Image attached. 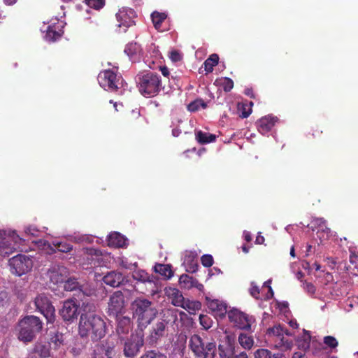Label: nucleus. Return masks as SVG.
<instances>
[{
	"label": "nucleus",
	"instance_id": "nucleus-44",
	"mask_svg": "<svg viewBox=\"0 0 358 358\" xmlns=\"http://www.w3.org/2000/svg\"><path fill=\"white\" fill-rule=\"evenodd\" d=\"M207 104L202 99H196L187 105V109L190 112H195L200 108H206Z\"/></svg>",
	"mask_w": 358,
	"mask_h": 358
},
{
	"label": "nucleus",
	"instance_id": "nucleus-25",
	"mask_svg": "<svg viewBox=\"0 0 358 358\" xmlns=\"http://www.w3.org/2000/svg\"><path fill=\"white\" fill-rule=\"evenodd\" d=\"M166 294L171 299V303L174 306L181 307L186 299L182 296L181 292L176 288H170L166 291Z\"/></svg>",
	"mask_w": 358,
	"mask_h": 358
},
{
	"label": "nucleus",
	"instance_id": "nucleus-19",
	"mask_svg": "<svg viewBox=\"0 0 358 358\" xmlns=\"http://www.w3.org/2000/svg\"><path fill=\"white\" fill-rule=\"evenodd\" d=\"M178 313L179 310L176 308H164L160 312V318L159 320L169 327V325L176 324Z\"/></svg>",
	"mask_w": 358,
	"mask_h": 358
},
{
	"label": "nucleus",
	"instance_id": "nucleus-27",
	"mask_svg": "<svg viewBox=\"0 0 358 358\" xmlns=\"http://www.w3.org/2000/svg\"><path fill=\"white\" fill-rule=\"evenodd\" d=\"M151 20L154 27L159 31H163L162 24L166 20L168 15L165 12L153 11L151 15Z\"/></svg>",
	"mask_w": 358,
	"mask_h": 358
},
{
	"label": "nucleus",
	"instance_id": "nucleus-62",
	"mask_svg": "<svg viewBox=\"0 0 358 358\" xmlns=\"http://www.w3.org/2000/svg\"><path fill=\"white\" fill-rule=\"evenodd\" d=\"M292 358H307L305 354L301 352H296L293 354Z\"/></svg>",
	"mask_w": 358,
	"mask_h": 358
},
{
	"label": "nucleus",
	"instance_id": "nucleus-33",
	"mask_svg": "<svg viewBox=\"0 0 358 358\" xmlns=\"http://www.w3.org/2000/svg\"><path fill=\"white\" fill-rule=\"evenodd\" d=\"M196 139L200 144H206L214 142L216 139V136L210 133L199 131L196 134Z\"/></svg>",
	"mask_w": 358,
	"mask_h": 358
},
{
	"label": "nucleus",
	"instance_id": "nucleus-50",
	"mask_svg": "<svg viewBox=\"0 0 358 358\" xmlns=\"http://www.w3.org/2000/svg\"><path fill=\"white\" fill-rule=\"evenodd\" d=\"M201 264L205 267H210L213 264V258L210 255H204L201 258Z\"/></svg>",
	"mask_w": 358,
	"mask_h": 358
},
{
	"label": "nucleus",
	"instance_id": "nucleus-30",
	"mask_svg": "<svg viewBox=\"0 0 358 358\" xmlns=\"http://www.w3.org/2000/svg\"><path fill=\"white\" fill-rule=\"evenodd\" d=\"M52 245L54 247V248H51V250L53 252H56L57 251L67 253L73 250V245L66 241H52Z\"/></svg>",
	"mask_w": 358,
	"mask_h": 358
},
{
	"label": "nucleus",
	"instance_id": "nucleus-61",
	"mask_svg": "<svg viewBox=\"0 0 358 358\" xmlns=\"http://www.w3.org/2000/svg\"><path fill=\"white\" fill-rule=\"evenodd\" d=\"M264 242V237L262 236L260 234L256 237L255 243L257 244H263Z\"/></svg>",
	"mask_w": 358,
	"mask_h": 358
},
{
	"label": "nucleus",
	"instance_id": "nucleus-58",
	"mask_svg": "<svg viewBox=\"0 0 358 358\" xmlns=\"http://www.w3.org/2000/svg\"><path fill=\"white\" fill-rule=\"evenodd\" d=\"M82 308H83V310L85 312L87 311V309H88L89 311L94 310L95 308V306L93 303H83Z\"/></svg>",
	"mask_w": 358,
	"mask_h": 358
},
{
	"label": "nucleus",
	"instance_id": "nucleus-5",
	"mask_svg": "<svg viewBox=\"0 0 358 358\" xmlns=\"http://www.w3.org/2000/svg\"><path fill=\"white\" fill-rule=\"evenodd\" d=\"M19 327L18 338L24 343H28L32 341L36 334L41 331L43 323L39 317L28 315L20 321Z\"/></svg>",
	"mask_w": 358,
	"mask_h": 358
},
{
	"label": "nucleus",
	"instance_id": "nucleus-59",
	"mask_svg": "<svg viewBox=\"0 0 358 358\" xmlns=\"http://www.w3.org/2000/svg\"><path fill=\"white\" fill-rule=\"evenodd\" d=\"M306 289L308 292H310L311 294H314L315 292V288L312 283H306Z\"/></svg>",
	"mask_w": 358,
	"mask_h": 358
},
{
	"label": "nucleus",
	"instance_id": "nucleus-8",
	"mask_svg": "<svg viewBox=\"0 0 358 358\" xmlns=\"http://www.w3.org/2000/svg\"><path fill=\"white\" fill-rule=\"evenodd\" d=\"M8 265L13 274L21 276L31 270L33 261L29 257L19 254L9 259Z\"/></svg>",
	"mask_w": 358,
	"mask_h": 358
},
{
	"label": "nucleus",
	"instance_id": "nucleus-45",
	"mask_svg": "<svg viewBox=\"0 0 358 358\" xmlns=\"http://www.w3.org/2000/svg\"><path fill=\"white\" fill-rule=\"evenodd\" d=\"M199 322L205 330H208L212 327L213 320L208 315L201 314L199 315Z\"/></svg>",
	"mask_w": 358,
	"mask_h": 358
},
{
	"label": "nucleus",
	"instance_id": "nucleus-53",
	"mask_svg": "<svg viewBox=\"0 0 358 358\" xmlns=\"http://www.w3.org/2000/svg\"><path fill=\"white\" fill-rule=\"evenodd\" d=\"M169 58L173 62H177L182 59V54L178 50H172L169 53Z\"/></svg>",
	"mask_w": 358,
	"mask_h": 358
},
{
	"label": "nucleus",
	"instance_id": "nucleus-52",
	"mask_svg": "<svg viewBox=\"0 0 358 358\" xmlns=\"http://www.w3.org/2000/svg\"><path fill=\"white\" fill-rule=\"evenodd\" d=\"M250 294H251L252 296H253L256 299H259V288L258 287V286H257V285L254 282H251L250 288Z\"/></svg>",
	"mask_w": 358,
	"mask_h": 358
},
{
	"label": "nucleus",
	"instance_id": "nucleus-10",
	"mask_svg": "<svg viewBox=\"0 0 358 358\" xmlns=\"http://www.w3.org/2000/svg\"><path fill=\"white\" fill-rule=\"evenodd\" d=\"M34 304L36 309L46 318L48 322H55V308L45 294H38L34 299Z\"/></svg>",
	"mask_w": 358,
	"mask_h": 358
},
{
	"label": "nucleus",
	"instance_id": "nucleus-3",
	"mask_svg": "<svg viewBox=\"0 0 358 358\" xmlns=\"http://www.w3.org/2000/svg\"><path fill=\"white\" fill-rule=\"evenodd\" d=\"M188 346L195 358H215L217 345L207 337H201L199 334L190 336Z\"/></svg>",
	"mask_w": 358,
	"mask_h": 358
},
{
	"label": "nucleus",
	"instance_id": "nucleus-18",
	"mask_svg": "<svg viewBox=\"0 0 358 358\" xmlns=\"http://www.w3.org/2000/svg\"><path fill=\"white\" fill-rule=\"evenodd\" d=\"M117 322L116 332L119 335H126L129 333L132 329L131 320L129 316H124L122 314L117 316H113Z\"/></svg>",
	"mask_w": 358,
	"mask_h": 358
},
{
	"label": "nucleus",
	"instance_id": "nucleus-14",
	"mask_svg": "<svg viewBox=\"0 0 358 358\" xmlns=\"http://www.w3.org/2000/svg\"><path fill=\"white\" fill-rule=\"evenodd\" d=\"M116 18L119 22L118 27L126 31L127 28L136 24L137 14L133 8L123 7L116 13Z\"/></svg>",
	"mask_w": 358,
	"mask_h": 358
},
{
	"label": "nucleus",
	"instance_id": "nucleus-54",
	"mask_svg": "<svg viewBox=\"0 0 358 358\" xmlns=\"http://www.w3.org/2000/svg\"><path fill=\"white\" fill-rule=\"evenodd\" d=\"M350 262L354 268L358 267V254L355 251L350 250Z\"/></svg>",
	"mask_w": 358,
	"mask_h": 358
},
{
	"label": "nucleus",
	"instance_id": "nucleus-37",
	"mask_svg": "<svg viewBox=\"0 0 358 358\" xmlns=\"http://www.w3.org/2000/svg\"><path fill=\"white\" fill-rule=\"evenodd\" d=\"M219 56L217 54H212L210 57L203 62L204 70L206 73H211L213 71V67L218 64Z\"/></svg>",
	"mask_w": 358,
	"mask_h": 358
},
{
	"label": "nucleus",
	"instance_id": "nucleus-6",
	"mask_svg": "<svg viewBox=\"0 0 358 358\" xmlns=\"http://www.w3.org/2000/svg\"><path fill=\"white\" fill-rule=\"evenodd\" d=\"M64 289L66 292H77L78 296H92L96 294V289L90 284L75 276L66 278Z\"/></svg>",
	"mask_w": 358,
	"mask_h": 358
},
{
	"label": "nucleus",
	"instance_id": "nucleus-23",
	"mask_svg": "<svg viewBox=\"0 0 358 358\" xmlns=\"http://www.w3.org/2000/svg\"><path fill=\"white\" fill-rule=\"evenodd\" d=\"M179 282L185 288L190 289L192 287H196L199 291H203L204 289V286L196 278L187 274L181 275L179 278Z\"/></svg>",
	"mask_w": 358,
	"mask_h": 358
},
{
	"label": "nucleus",
	"instance_id": "nucleus-7",
	"mask_svg": "<svg viewBox=\"0 0 358 358\" xmlns=\"http://www.w3.org/2000/svg\"><path fill=\"white\" fill-rule=\"evenodd\" d=\"M97 79L101 87L112 92H117L122 85L121 76L110 69L101 71Z\"/></svg>",
	"mask_w": 358,
	"mask_h": 358
},
{
	"label": "nucleus",
	"instance_id": "nucleus-38",
	"mask_svg": "<svg viewBox=\"0 0 358 358\" xmlns=\"http://www.w3.org/2000/svg\"><path fill=\"white\" fill-rule=\"evenodd\" d=\"M274 342V346L276 348L283 349V350H289L291 349L292 346V341L286 338L284 335L282 336L276 337Z\"/></svg>",
	"mask_w": 358,
	"mask_h": 358
},
{
	"label": "nucleus",
	"instance_id": "nucleus-55",
	"mask_svg": "<svg viewBox=\"0 0 358 358\" xmlns=\"http://www.w3.org/2000/svg\"><path fill=\"white\" fill-rule=\"evenodd\" d=\"M24 232L28 235H31L32 236H37L39 231L35 227L29 226L25 228Z\"/></svg>",
	"mask_w": 358,
	"mask_h": 358
},
{
	"label": "nucleus",
	"instance_id": "nucleus-9",
	"mask_svg": "<svg viewBox=\"0 0 358 358\" xmlns=\"http://www.w3.org/2000/svg\"><path fill=\"white\" fill-rule=\"evenodd\" d=\"M24 240L15 231H12L6 236V231L1 230V256L9 255L16 250H22L20 248Z\"/></svg>",
	"mask_w": 358,
	"mask_h": 358
},
{
	"label": "nucleus",
	"instance_id": "nucleus-40",
	"mask_svg": "<svg viewBox=\"0 0 358 358\" xmlns=\"http://www.w3.org/2000/svg\"><path fill=\"white\" fill-rule=\"evenodd\" d=\"M238 342L244 349L248 350L250 349L254 343L252 337L243 333L239 334Z\"/></svg>",
	"mask_w": 358,
	"mask_h": 358
},
{
	"label": "nucleus",
	"instance_id": "nucleus-49",
	"mask_svg": "<svg viewBox=\"0 0 358 358\" xmlns=\"http://www.w3.org/2000/svg\"><path fill=\"white\" fill-rule=\"evenodd\" d=\"M184 264L186 267V271L189 273H194L198 269L199 266L197 262L194 259H191L189 262L187 259H185Z\"/></svg>",
	"mask_w": 358,
	"mask_h": 358
},
{
	"label": "nucleus",
	"instance_id": "nucleus-34",
	"mask_svg": "<svg viewBox=\"0 0 358 358\" xmlns=\"http://www.w3.org/2000/svg\"><path fill=\"white\" fill-rule=\"evenodd\" d=\"M181 308L185 309L189 314H194L196 310L201 309V303L199 301L185 299Z\"/></svg>",
	"mask_w": 358,
	"mask_h": 358
},
{
	"label": "nucleus",
	"instance_id": "nucleus-21",
	"mask_svg": "<svg viewBox=\"0 0 358 358\" xmlns=\"http://www.w3.org/2000/svg\"><path fill=\"white\" fill-rule=\"evenodd\" d=\"M208 308L215 313V315L220 317H224L227 312V306L223 301L217 299L210 300L208 302Z\"/></svg>",
	"mask_w": 358,
	"mask_h": 358
},
{
	"label": "nucleus",
	"instance_id": "nucleus-1",
	"mask_svg": "<svg viewBox=\"0 0 358 358\" xmlns=\"http://www.w3.org/2000/svg\"><path fill=\"white\" fill-rule=\"evenodd\" d=\"M106 334V324L99 315L92 313H82L78 324V334L81 338H90L98 341Z\"/></svg>",
	"mask_w": 358,
	"mask_h": 358
},
{
	"label": "nucleus",
	"instance_id": "nucleus-51",
	"mask_svg": "<svg viewBox=\"0 0 358 358\" xmlns=\"http://www.w3.org/2000/svg\"><path fill=\"white\" fill-rule=\"evenodd\" d=\"M324 343L331 348H334L338 345L337 340L331 336H327L324 338Z\"/></svg>",
	"mask_w": 358,
	"mask_h": 358
},
{
	"label": "nucleus",
	"instance_id": "nucleus-60",
	"mask_svg": "<svg viewBox=\"0 0 358 358\" xmlns=\"http://www.w3.org/2000/svg\"><path fill=\"white\" fill-rule=\"evenodd\" d=\"M160 71H161L162 75L165 77H167L169 75V69L165 66L160 67Z\"/></svg>",
	"mask_w": 358,
	"mask_h": 358
},
{
	"label": "nucleus",
	"instance_id": "nucleus-56",
	"mask_svg": "<svg viewBox=\"0 0 358 358\" xmlns=\"http://www.w3.org/2000/svg\"><path fill=\"white\" fill-rule=\"evenodd\" d=\"M233 358H248V357L247 353L244 351L238 353L237 350L236 349L235 346L234 345Z\"/></svg>",
	"mask_w": 358,
	"mask_h": 358
},
{
	"label": "nucleus",
	"instance_id": "nucleus-20",
	"mask_svg": "<svg viewBox=\"0 0 358 358\" xmlns=\"http://www.w3.org/2000/svg\"><path fill=\"white\" fill-rule=\"evenodd\" d=\"M124 280V277L122 273L115 271L108 272L103 278V282L112 287H117L120 286L123 284Z\"/></svg>",
	"mask_w": 358,
	"mask_h": 358
},
{
	"label": "nucleus",
	"instance_id": "nucleus-57",
	"mask_svg": "<svg viewBox=\"0 0 358 358\" xmlns=\"http://www.w3.org/2000/svg\"><path fill=\"white\" fill-rule=\"evenodd\" d=\"M310 340V334H307L304 336V341L303 344L301 345V347L304 349L309 348V343Z\"/></svg>",
	"mask_w": 358,
	"mask_h": 358
},
{
	"label": "nucleus",
	"instance_id": "nucleus-42",
	"mask_svg": "<svg viewBox=\"0 0 358 358\" xmlns=\"http://www.w3.org/2000/svg\"><path fill=\"white\" fill-rule=\"evenodd\" d=\"M64 334L56 331L51 335L50 342L55 345V348H59L64 344Z\"/></svg>",
	"mask_w": 358,
	"mask_h": 358
},
{
	"label": "nucleus",
	"instance_id": "nucleus-35",
	"mask_svg": "<svg viewBox=\"0 0 358 358\" xmlns=\"http://www.w3.org/2000/svg\"><path fill=\"white\" fill-rule=\"evenodd\" d=\"M32 351L41 358H48L50 355L49 345L42 343H36Z\"/></svg>",
	"mask_w": 358,
	"mask_h": 358
},
{
	"label": "nucleus",
	"instance_id": "nucleus-24",
	"mask_svg": "<svg viewBox=\"0 0 358 358\" xmlns=\"http://www.w3.org/2000/svg\"><path fill=\"white\" fill-rule=\"evenodd\" d=\"M227 343L226 345H219L218 350L220 358H233L234 339L227 336Z\"/></svg>",
	"mask_w": 358,
	"mask_h": 358
},
{
	"label": "nucleus",
	"instance_id": "nucleus-16",
	"mask_svg": "<svg viewBox=\"0 0 358 358\" xmlns=\"http://www.w3.org/2000/svg\"><path fill=\"white\" fill-rule=\"evenodd\" d=\"M115 355V344L109 339L95 345L92 358H113Z\"/></svg>",
	"mask_w": 358,
	"mask_h": 358
},
{
	"label": "nucleus",
	"instance_id": "nucleus-46",
	"mask_svg": "<svg viewBox=\"0 0 358 358\" xmlns=\"http://www.w3.org/2000/svg\"><path fill=\"white\" fill-rule=\"evenodd\" d=\"M85 3L92 8L100 10L105 5V0H85Z\"/></svg>",
	"mask_w": 358,
	"mask_h": 358
},
{
	"label": "nucleus",
	"instance_id": "nucleus-36",
	"mask_svg": "<svg viewBox=\"0 0 358 358\" xmlns=\"http://www.w3.org/2000/svg\"><path fill=\"white\" fill-rule=\"evenodd\" d=\"M49 278L50 282L55 285L64 284L66 280V276L62 273L60 269L51 271L49 273Z\"/></svg>",
	"mask_w": 358,
	"mask_h": 358
},
{
	"label": "nucleus",
	"instance_id": "nucleus-29",
	"mask_svg": "<svg viewBox=\"0 0 358 358\" xmlns=\"http://www.w3.org/2000/svg\"><path fill=\"white\" fill-rule=\"evenodd\" d=\"M266 335L269 338H271L272 341H274L276 337L282 336V335L289 336L290 334L287 329H284L282 326L277 325L268 329Z\"/></svg>",
	"mask_w": 358,
	"mask_h": 358
},
{
	"label": "nucleus",
	"instance_id": "nucleus-12",
	"mask_svg": "<svg viewBox=\"0 0 358 358\" xmlns=\"http://www.w3.org/2000/svg\"><path fill=\"white\" fill-rule=\"evenodd\" d=\"M79 308L80 304L76 303L75 299H69L63 302L59 314L64 322L72 323L78 318Z\"/></svg>",
	"mask_w": 358,
	"mask_h": 358
},
{
	"label": "nucleus",
	"instance_id": "nucleus-32",
	"mask_svg": "<svg viewBox=\"0 0 358 358\" xmlns=\"http://www.w3.org/2000/svg\"><path fill=\"white\" fill-rule=\"evenodd\" d=\"M154 271L167 279L173 275V272L169 264H156L154 266Z\"/></svg>",
	"mask_w": 358,
	"mask_h": 358
},
{
	"label": "nucleus",
	"instance_id": "nucleus-64",
	"mask_svg": "<svg viewBox=\"0 0 358 358\" xmlns=\"http://www.w3.org/2000/svg\"><path fill=\"white\" fill-rule=\"evenodd\" d=\"M87 254L92 256V255H97L99 251L97 250L93 249V248H87Z\"/></svg>",
	"mask_w": 358,
	"mask_h": 358
},
{
	"label": "nucleus",
	"instance_id": "nucleus-2",
	"mask_svg": "<svg viewBox=\"0 0 358 358\" xmlns=\"http://www.w3.org/2000/svg\"><path fill=\"white\" fill-rule=\"evenodd\" d=\"M133 317L136 320L138 329L143 331L156 318L158 310L151 301L138 297L131 303Z\"/></svg>",
	"mask_w": 358,
	"mask_h": 358
},
{
	"label": "nucleus",
	"instance_id": "nucleus-15",
	"mask_svg": "<svg viewBox=\"0 0 358 358\" xmlns=\"http://www.w3.org/2000/svg\"><path fill=\"white\" fill-rule=\"evenodd\" d=\"M144 345L143 336H131L124 344V355L128 358L134 357Z\"/></svg>",
	"mask_w": 358,
	"mask_h": 358
},
{
	"label": "nucleus",
	"instance_id": "nucleus-22",
	"mask_svg": "<svg viewBox=\"0 0 358 358\" xmlns=\"http://www.w3.org/2000/svg\"><path fill=\"white\" fill-rule=\"evenodd\" d=\"M275 121L276 118L272 116L268 115L262 117L256 123L258 131L262 134L268 133L274 126Z\"/></svg>",
	"mask_w": 358,
	"mask_h": 358
},
{
	"label": "nucleus",
	"instance_id": "nucleus-26",
	"mask_svg": "<svg viewBox=\"0 0 358 358\" xmlns=\"http://www.w3.org/2000/svg\"><path fill=\"white\" fill-rule=\"evenodd\" d=\"M64 31L59 25H49L46 30L45 38L46 41L54 42L58 40L62 36Z\"/></svg>",
	"mask_w": 358,
	"mask_h": 358
},
{
	"label": "nucleus",
	"instance_id": "nucleus-13",
	"mask_svg": "<svg viewBox=\"0 0 358 358\" xmlns=\"http://www.w3.org/2000/svg\"><path fill=\"white\" fill-rule=\"evenodd\" d=\"M125 308V299L121 291L115 292L109 299L107 313L110 317L122 314Z\"/></svg>",
	"mask_w": 358,
	"mask_h": 358
},
{
	"label": "nucleus",
	"instance_id": "nucleus-47",
	"mask_svg": "<svg viewBox=\"0 0 358 358\" xmlns=\"http://www.w3.org/2000/svg\"><path fill=\"white\" fill-rule=\"evenodd\" d=\"M140 358H167L166 355L157 350L145 352Z\"/></svg>",
	"mask_w": 358,
	"mask_h": 358
},
{
	"label": "nucleus",
	"instance_id": "nucleus-31",
	"mask_svg": "<svg viewBox=\"0 0 358 358\" xmlns=\"http://www.w3.org/2000/svg\"><path fill=\"white\" fill-rule=\"evenodd\" d=\"M255 358H285L282 353L273 354L270 350L264 348L257 350L254 353Z\"/></svg>",
	"mask_w": 358,
	"mask_h": 358
},
{
	"label": "nucleus",
	"instance_id": "nucleus-41",
	"mask_svg": "<svg viewBox=\"0 0 358 358\" xmlns=\"http://www.w3.org/2000/svg\"><path fill=\"white\" fill-rule=\"evenodd\" d=\"M253 105L252 102H250V104L245 103H238V110L239 113V116L241 118H247L252 113L251 106Z\"/></svg>",
	"mask_w": 358,
	"mask_h": 358
},
{
	"label": "nucleus",
	"instance_id": "nucleus-48",
	"mask_svg": "<svg viewBox=\"0 0 358 358\" xmlns=\"http://www.w3.org/2000/svg\"><path fill=\"white\" fill-rule=\"evenodd\" d=\"M312 223L314 225V227H317L318 229H320V227H324L325 229H327V236H328L329 234H330L331 232V229L327 227V221L326 220H324V218L322 217H320V218H315L313 221H312Z\"/></svg>",
	"mask_w": 358,
	"mask_h": 358
},
{
	"label": "nucleus",
	"instance_id": "nucleus-4",
	"mask_svg": "<svg viewBox=\"0 0 358 358\" xmlns=\"http://www.w3.org/2000/svg\"><path fill=\"white\" fill-rule=\"evenodd\" d=\"M138 85L141 94L147 97L155 96L163 88L161 76L153 72L138 76Z\"/></svg>",
	"mask_w": 358,
	"mask_h": 358
},
{
	"label": "nucleus",
	"instance_id": "nucleus-17",
	"mask_svg": "<svg viewBox=\"0 0 358 358\" xmlns=\"http://www.w3.org/2000/svg\"><path fill=\"white\" fill-rule=\"evenodd\" d=\"M169 327L165 325L163 322L158 320L152 324L148 336L149 341L151 344L157 343L162 338L168 336Z\"/></svg>",
	"mask_w": 358,
	"mask_h": 358
},
{
	"label": "nucleus",
	"instance_id": "nucleus-28",
	"mask_svg": "<svg viewBox=\"0 0 358 358\" xmlns=\"http://www.w3.org/2000/svg\"><path fill=\"white\" fill-rule=\"evenodd\" d=\"M108 245L110 247L122 248L125 245L126 240L120 233L113 232L108 236Z\"/></svg>",
	"mask_w": 358,
	"mask_h": 358
},
{
	"label": "nucleus",
	"instance_id": "nucleus-63",
	"mask_svg": "<svg viewBox=\"0 0 358 358\" xmlns=\"http://www.w3.org/2000/svg\"><path fill=\"white\" fill-rule=\"evenodd\" d=\"M244 239L247 242H250L252 241V236L250 235V233L248 231H244L243 233Z\"/></svg>",
	"mask_w": 358,
	"mask_h": 358
},
{
	"label": "nucleus",
	"instance_id": "nucleus-39",
	"mask_svg": "<svg viewBox=\"0 0 358 358\" xmlns=\"http://www.w3.org/2000/svg\"><path fill=\"white\" fill-rule=\"evenodd\" d=\"M215 83H217L219 86L222 87L225 92H230L234 87V81L227 77L217 79Z\"/></svg>",
	"mask_w": 358,
	"mask_h": 358
},
{
	"label": "nucleus",
	"instance_id": "nucleus-43",
	"mask_svg": "<svg viewBox=\"0 0 358 358\" xmlns=\"http://www.w3.org/2000/svg\"><path fill=\"white\" fill-rule=\"evenodd\" d=\"M133 278L134 280L141 281L143 282H152V280L150 278V276L148 273H146L145 271L139 270L137 271H135L133 273Z\"/></svg>",
	"mask_w": 358,
	"mask_h": 358
},
{
	"label": "nucleus",
	"instance_id": "nucleus-11",
	"mask_svg": "<svg viewBox=\"0 0 358 358\" xmlns=\"http://www.w3.org/2000/svg\"><path fill=\"white\" fill-rule=\"evenodd\" d=\"M228 317L235 327L244 330H250L251 325L255 322V319L252 316L236 308L228 311Z\"/></svg>",
	"mask_w": 358,
	"mask_h": 358
}]
</instances>
